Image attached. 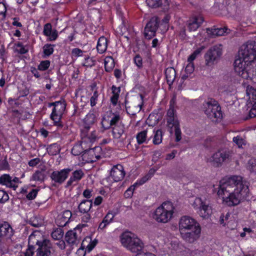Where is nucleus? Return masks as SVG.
Returning <instances> with one entry per match:
<instances>
[{
	"mask_svg": "<svg viewBox=\"0 0 256 256\" xmlns=\"http://www.w3.org/2000/svg\"><path fill=\"white\" fill-rule=\"evenodd\" d=\"M246 92L248 95L252 94L253 96H256V90L252 87L247 88Z\"/></svg>",
	"mask_w": 256,
	"mask_h": 256,
	"instance_id": "nucleus-63",
	"label": "nucleus"
},
{
	"mask_svg": "<svg viewBox=\"0 0 256 256\" xmlns=\"http://www.w3.org/2000/svg\"><path fill=\"white\" fill-rule=\"evenodd\" d=\"M40 162V160L38 158H36L32 160H31L28 162V165L30 166H34L38 164Z\"/></svg>",
	"mask_w": 256,
	"mask_h": 256,
	"instance_id": "nucleus-55",
	"label": "nucleus"
},
{
	"mask_svg": "<svg viewBox=\"0 0 256 256\" xmlns=\"http://www.w3.org/2000/svg\"><path fill=\"white\" fill-rule=\"evenodd\" d=\"M256 60V42L250 40L242 45L238 51V58L234 62L235 72L244 79L250 78L248 64L254 65Z\"/></svg>",
	"mask_w": 256,
	"mask_h": 256,
	"instance_id": "nucleus-2",
	"label": "nucleus"
},
{
	"mask_svg": "<svg viewBox=\"0 0 256 256\" xmlns=\"http://www.w3.org/2000/svg\"><path fill=\"white\" fill-rule=\"evenodd\" d=\"M110 175L115 182L121 180L125 175L123 166L120 164H117L112 168Z\"/></svg>",
	"mask_w": 256,
	"mask_h": 256,
	"instance_id": "nucleus-17",
	"label": "nucleus"
},
{
	"mask_svg": "<svg viewBox=\"0 0 256 256\" xmlns=\"http://www.w3.org/2000/svg\"><path fill=\"white\" fill-rule=\"evenodd\" d=\"M64 236V232L62 228H56L52 233V237L55 240H60Z\"/></svg>",
	"mask_w": 256,
	"mask_h": 256,
	"instance_id": "nucleus-34",
	"label": "nucleus"
},
{
	"mask_svg": "<svg viewBox=\"0 0 256 256\" xmlns=\"http://www.w3.org/2000/svg\"><path fill=\"white\" fill-rule=\"evenodd\" d=\"M200 228L199 226L194 230H188L181 232L180 234L182 238L184 240L192 243L200 237Z\"/></svg>",
	"mask_w": 256,
	"mask_h": 256,
	"instance_id": "nucleus-15",
	"label": "nucleus"
},
{
	"mask_svg": "<svg viewBox=\"0 0 256 256\" xmlns=\"http://www.w3.org/2000/svg\"><path fill=\"white\" fill-rule=\"evenodd\" d=\"M151 178L150 175L149 174L143 177L140 181L138 184L140 185L146 182L148 180Z\"/></svg>",
	"mask_w": 256,
	"mask_h": 256,
	"instance_id": "nucleus-61",
	"label": "nucleus"
},
{
	"mask_svg": "<svg viewBox=\"0 0 256 256\" xmlns=\"http://www.w3.org/2000/svg\"><path fill=\"white\" fill-rule=\"evenodd\" d=\"M104 66L106 71H110L114 66V60L110 58H108L107 60H105Z\"/></svg>",
	"mask_w": 256,
	"mask_h": 256,
	"instance_id": "nucleus-38",
	"label": "nucleus"
},
{
	"mask_svg": "<svg viewBox=\"0 0 256 256\" xmlns=\"http://www.w3.org/2000/svg\"><path fill=\"white\" fill-rule=\"evenodd\" d=\"M162 132L160 130H156L153 140V143L154 144H159L162 142Z\"/></svg>",
	"mask_w": 256,
	"mask_h": 256,
	"instance_id": "nucleus-33",
	"label": "nucleus"
},
{
	"mask_svg": "<svg viewBox=\"0 0 256 256\" xmlns=\"http://www.w3.org/2000/svg\"><path fill=\"white\" fill-rule=\"evenodd\" d=\"M66 108V104L64 100L56 102V106L53 108L50 115V118L54 120L56 125L62 126V125L60 124V121Z\"/></svg>",
	"mask_w": 256,
	"mask_h": 256,
	"instance_id": "nucleus-8",
	"label": "nucleus"
},
{
	"mask_svg": "<svg viewBox=\"0 0 256 256\" xmlns=\"http://www.w3.org/2000/svg\"><path fill=\"white\" fill-rule=\"evenodd\" d=\"M134 62L138 68H140L142 67V60L140 55L137 54L136 56L134 58Z\"/></svg>",
	"mask_w": 256,
	"mask_h": 256,
	"instance_id": "nucleus-47",
	"label": "nucleus"
},
{
	"mask_svg": "<svg viewBox=\"0 0 256 256\" xmlns=\"http://www.w3.org/2000/svg\"><path fill=\"white\" fill-rule=\"evenodd\" d=\"M167 126L170 128V132H172V128H174L180 126L179 122L176 116L167 118Z\"/></svg>",
	"mask_w": 256,
	"mask_h": 256,
	"instance_id": "nucleus-29",
	"label": "nucleus"
},
{
	"mask_svg": "<svg viewBox=\"0 0 256 256\" xmlns=\"http://www.w3.org/2000/svg\"><path fill=\"white\" fill-rule=\"evenodd\" d=\"M31 72L34 75V76L36 78H39L40 76V75L39 74V72L37 69H36L34 67H31L30 68Z\"/></svg>",
	"mask_w": 256,
	"mask_h": 256,
	"instance_id": "nucleus-58",
	"label": "nucleus"
},
{
	"mask_svg": "<svg viewBox=\"0 0 256 256\" xmlns=\"http://www.w3.org/2000/svg\"><path fill=\"white\" fill-rule=\"evenodd\" d=\"M118 96V94H114L110 98L111 102L114 106H116L117 104Z\"/></svg>",
	"mask_w": 256,
	"mask_h": 256,
	"instance_id": "nucleus-57",
	"label": "nucleus"
},
{
	"mask_svg": "<svg viewBox=\"0 0 256 256\" xmlns=\"http://www.w3.org/2000/svg\"><path fill=\"white\" fill-rule=\"evenodd\" d=\"M98 240H94L93 241H91L90 244L86 246V251L90 252L96 246L97 244Z\"/></svg>",
	"mask_w": 256,
	"mask_h": 256,
	"instance_id": "nucleus-52",
	"label": "nucleus"
},
{
	"mask_svg": "<svg viewBox=\"0 0 256 256\" xmlns=\"http://www.w3.org/2000/svg\"><path fill=\"white\" fill-rule=\"evenodd\" d=\"M176 153V152L174 150L171 153L167 154L166 156V160H170L173 159L175 157Z\"/></svg>",
	"mask_w": 256,
	"mask_h": 256,
	"instance_id": "nucleus-62",
	"label": "nucleus"
},
{
	"mask_svg": "<svg viewBox=\"0 0 256 256\" xmlns=\"http://www.w3.org/2000/svg\"><path fill=\"white\" fill-rule=\"evenodd\" d=\"M102 128H104L106 130L110 128L111 126L110 125L109 118H108V119H106V118H103L102 121Z\"/></svg>",
	"mask_w": 256,
	"mask_h": 256,
	"instance_id": "nucleus-53",
	"label": "nucleus"
},
{
	"mask_svg": "<svg viewBox=\"0 0 256 256\" xmlns=\"http://www.w3.org/2000/svg\"><path fill=\"white\" fill-rule=\"evenodd\" d=\"M98 96V94L96 91H95L94 93L93 96L90 98V104L92 106L96 105V100Z\"/></svg>",
	"mask_w": 256,
	"mask_h": 256,
	"instance_id": "nucleus-54",
	"label": "nucleus"
},
{
	"mask_svg": "<svg viewBox=\"0 0 256 256\" xmlns=\"http://www.w3.org/2000/svg\"><path fill=\"white\" fill-rule=\"evenodd\" d=\"M34 232H33L28 238V248L26 251L24 252V256H33L34 250L36 251V244H32L31 242L32 240H35Z\"/></svg>",
	"mask_w": 256,
	"mask_h": 256,
	"instance_id": "nucleus-21",
	"label": "nucleus"
},
{
	"mask_svg": "<svg viewBox=\"0 0 256 256\" xmlns=\"http://www.w3.org/2000/svg\"><path fill=\"white\" fill-rule=\"evenodd\" d=\"M70 171V168L64 169L60 171H54L52 173L50 178L54 182L62 184L68 178Z\"/></svg>",
	"mask_w": 256,
	"mask_h": 256,
	"instance_id": "nucleus-16",
	"label": "nucleus"
},
{
	"mask_svg": "<svg viewBox=\"0 0 256 256\" xmlns=\"http://www.w3.org/2000/svg\"><path fill=\"white\" fill-rule=\"evenodd\" d=\"M120 115H114L111 118L110 120H109L111 128H112L115 126L118 125L120 124H121V122H120Z\"/></svg>",
	"mask_w": 256,
	"mask_h": 256,
	"instance_id": "nucleus-37",
	"label": "nucleus"
},
{
	"mask_svg": "<svg viewBox=\"0 0 256 256\" xmlns=\"http://www.w3.org/2000/svg\"><path fill=\"white\" fill-rule=\"evenodd\" d=\"M84 121L88 124H92L94 121V116L93 114H88L84 118Z\"/></svg>",
	"mask_w": 256,
	"mask_h": 256,
	"instance_id": "nucleus-46",
	"label": "nucleus"
},
{
	"mask_svg": "<svg viewBox=\"0 0 256 256\" xmlns=\"http://www.w3.org/2000/svg\"><path fill=\"white\" fill-rule=\"evenodd\" d=\"M52 25L50 23L46 24L44 28L43 33L46 36H48L51 34L52 32Z\"/></svg>",
	"mask_w": 256,
	"mask_h": 256,
	"instance_id": "nucleus-45",
	"label": "nucleus"
},
{
	"mask_svg": "<svg viewBox=\"0 0 256 256\" xmlns=\"http://www.w3.org/2000/svg\"><path fill=\"white\" fill-rule=\"evenodd\" d=\"M12 178L8 174H4L0 177V184L16 190V186L12 185Z\"/></svg>",
	"mask_w": 256,
	"mask_h": 256,
	"instance_id": "nucleus-27",
	"label": "nucleus"
},
{
	"mask_svg": "<svg viewBox=\"0 0 256 256\" xmlns=\"http://www.w3.org/2000/svg\"><path fill=\"white\" fill-rule=\"evenodd\" d=\"M81 232L77 228L68 230L66 234L65 240L70 244H78L80 240L79 236Z\"/></svg>",
	"mask_w": 256,
	"mask_h": 256,
	"instance_id": "nucleus-14",
	"label": "nucleus"
},
{
	"mask_svg": "<svg viewBox=\"0 0 256 256\" xmlns=\"http://www.w3.org/2000/svg\"><path fill=\"white\" fill-rule=\"evenodd\" d=\"M83 196L87 198H89L92 196V190L86 189L83 192Z\"/></svg>",
	"mask_w": 256,
	"mask_h": 256,
	"instance_id": "nucleus-60",
	"label": "nucleus"
},
{
	"mask_svg": "<svg viewBox=\"0 0 256 256\" xmlns=\"http://www.w3.org/2000/svg\"><path fill=\"white\" fill-rule=\"evenodd\" d=\"M158 26L159 22L157 17H153L150 18L144 28V34L145 38L150 40L154 36Z\"/></svg>",
	"mask_w": 256,
	"mask_h": 256,
	"instance_id": "nucleus-9",
	"label": "nucleus"
},
{
	"mask_svg": "<svg viewBox=\"0 0 256 256\" xmlns=\"http://www.w3.org/2000/svg\"><path fill=\"white\" fill-rule=\"evenodd\" d=\"M38 190L36 189H32L26 196V198L28 200H33L34 199L38 194Z\"/></svg>",
	"mask_w": 256,
	"mask_h": 256,
	"instance_id": "nucleus-51",
	"label": "nucleus"
},
{
	"mask_svg": "<svg viewBox=\"0 0 256 256\" xmlns=\"http://www.w3.org/2000/svg\"><path fill=\"white\" fill-rule=\"evenodd\" d=\"M9 199L8 194L4 190H0V202L4 203Z\"/></svg>",
	"mask_w": 256,
	"mask_h": 256,
	"instance_id": "nucleus-43",
	"label": "nucleus"
},
{
	"mask_svg": "<svg viewBox=\"0 0 256 256\" xmlns=\"http://www.w3.org/2000/svg\"><path fill=\"white\" fill-rule=\"evenodd\" d=\"M92 205V200H84L78 205V208L81 213H88Z\"/></svg>",
	"mask_w": 256,
	"mask_h": 256,
	"instance_id": "nucleus-24",
	"label": "nucleus"
},
{
	"mask_svg": "<svg viewBox=\"0 0 256 256\" xmlns=\"http://www.w3.org/2000/svg\"><path fill=\"white\" fill-rule=\"evenodd\" d=\"M165 74L168 84L171 86L176 77V70L172 67L168 68L165 70Z\"/></svg>",
	"mask_w": 256,
	"mask_h": 256,
	"instance_id": "nucleus-22",
	"label": "nucleus"
},
{
	"mask_svg": "<svg viewBox=\"0 0 256 256\" xmlns=\"http://www.w3.org/2000/svg\"><path fill=\"white\" fill-rule=\"evenodd\" d=\"M176 104V98L174 96L170 102V108L167 112V118H172L176 116L175 115L176 110L174 106Z\"/></svg>",
	"mask_w": 256,
	"mask_h": 256,
	"instance_id": "nucleus-30",
	"label": "nucleus"
},
{
	"mask_svg": "<svg viewBox=\"0 0 256 256\" xmlns=\"http://www.w3.org/2000/svg\"><path fill=\"white\" fill-rule=\"evenodd\" d=\"M229 216H230V214L228 213L226 215V216H224L223 214H222L220 216V224L224 226L226 224L224 223V220H228Z\"/></svg>",
	"mask_w": 256,
	"mask_h": 256,
	"instance_id": "nucleus-59",
	"label": "nucleus"
},
{
	"mask_svg": "<svg viewBox=\"0 0 256 256\" xmlns=\"http://www.w3.org/2000/svg\"><path fill=\"white\" fill-rule=\"evenodd\" d=\"M247 168L251 172H256V160L250 159L247 164Z\"/></svg>",
	"mask_w": 256,
	"mask_h": 256,
	"instance_id": "nucleus-40",
	"label": "nucleus"
},
{
	"mask_svg": "<svg viewBox=\"0 0 256 256\" xmlns=\"http://www.w3.org/2000/svg\"><path fill=\"white\" fill-rule=\"evenodd\" d=\"M179 226L181 232L188 230H194L200 226L194 218L188 216H184L180 220Z\"/></svg>",
	"mask_w": 256,
	"mask_h": 256,
	"instance_id": "nucleus-10",
	"label": "nucleus"
},
{
	"mask_svg": "<svg viewBox=\"0 0 256 256\" xmlns=\"http://www.w3.org/2000/svg\"><path fill=\"white\" fill-rule=\"evenodd\" d=\"M174 208L170 202H166L158 207L155 210L154 218L158 222L166 223L172 218Z\"/></svg>",
	"mask_w": 256,
	"mask_h": 256,
	"instance_id": "nucleus-4",
	"label": "nucleus"
},
{
	"mask_svg": "<svg viewBox=\"0 0 256 256\" xmlns=\"http://www.w3.org/2000/svg\"><path fill=\"white\" fill-rule=\"evenodd\" d=\"M174 134L176 136V141L179 142L180 140L181 137V131L180 128V126L174 128Z\"/></svg>",
	"mask_w": 256,
	"mask_h": 256,
	"instance_id": "nucleus-50",
	"label": "nucleus"
},
{
	"mask_svg": "<svg viewBox=\"0 0 256 256\" xmlns=\"http://www.w3.org/2000/svg\"><path fill=\"white\" fill-rule=\"evenodd\" d=\"M195 203L200 205V216L204 218H208L212 213V209L209 206V202L206 199L203 200L201 198H198L196 199Z\"/></svg>",
	"mask_w": 256,
	"mask_h": 256,
	"instance_id": "nucleus-12",
	"label": "nucleus"
},
{
	"mask_svg": "<svg viewBox=\"0 0 256 256\" xmlns=\"http://www.w3.org/2000/svg\"><path fill=\"white\" fill-rule=\"evenodd\" d=\"M122 244L132 252H140L144 248L142 241L134 234L128 232L121 236Z\"/></svg>",
	"mask_w": 256,
	"mask_h": 256,
	"instance_id": "nucleus-5",
	"label": "nucleus"
},
{
	"mask_svg": "<svg viewBox=\"0 0 256 256\" xmlns=\"http://www.w3.org/2000/svg\"><path fill=\"white\" fill-rule=\"evenodd\" d=\"M146 3L152 8H160L164 12H167L170 9L168 0H146Z\"/></svg>",
	"mask_w": 256,
	"mask_h": 256,
	"instance_id": "nucleus-13",
	"label": "nucleus"
},
{
	"mask_svg": "<svg viewBox=\"0 0 256 256\" xmlns=\"http://www.w3.org/2000/svg\"><path fill=\"white\" fill-rule=\"evenodd\" d=\"M204 22L202 17H195L188 21V26L190 31L196 30Z\"/></svg>",
	"mask_w": 256,
	"mask_h": 256,
	"instance_id": "nucleus-19",
	"label": "nucleus"
},
{
	"mask_svg": "<svg viewBox=\"0 0 256 256\" xmlns=\"http://www.w3.org/2000/svg\"><path fill=\"white\" fill-rule=\"evenodd\" d=\"M72 216L70 211L66 210L63 212L62 215L59 216L56 220V223L60 227H63L69 222Z\"/></svg>",
	"mask_w": 256,
	"mask_h": 256,
	"instance_id": "nucleus-18",
	"label": "nucleus"
},
{
	"mask_svg": "<svg viewBox=\"0 0 256 256\" xmlns=\"http://www.w3.org/2000/svg\"><path fill=\"white\" fill-rule=\"evenodd\" d=\"M230 156V152L226 150H218L215 152L210 158V162L214 166L218 167Z\"/></svg>",
	"mask_w": 256,
	"mask_h": 256,
	"instance_id": "nucleus-11",
	"label": "nucleus"
},
{
	"mask_svg": "<svg viewBox=\"0 0 256 256\" xmlns=\"http://www.w3.org/2000/svg\"><path fill=\"white\" fill-rule=\"evenodd\" d=\"M204 112L208 117L214 122L220 121L222 118L221 108L214 100L206 103L204 106Z\"/></svg>",
	"mask_w": 256,
	"mask_h": 256,
	"instance_id": "nucleus-6",
	"label": "nucleus"
},
{
	"mask_svg": "<svg viewBox=\"0 0 256 256\" xmlns=\"http://www.w3.org/2000/svg\"><path fill=\"white\" fill-rule=\"evenodd\" d=\"M44 53L48 56L52 54L54 52V48L50 45H45L44 48Z\"/></svg>",
	"mask_w": 256,
	"mask_h": 256,
	"instance_id": "nucleus-44",
	"label": "nucleus"
},
{
	"mask_svg": "<svg viewBox=\"0 0 256 256\" xmlns=\"http://www.w3.org/2000/svg\"><path fill=\"white\" fill-rule=\"evenodd\" d=\"M84 176V173L82 170H76L72 172V176L70 178L66 183V186H68L72 184H76Z\"/></svg>",
	"mask_w": 256,
	"mask_h": 256,
	"instance_id": "nucleus-20",
	"label": "nucleus"
},
{
	"mask_svg": "<svg viewBox=\"0 0 256 256\" xmlns=\"http://www.w3.org/2000/svg\"><path fill=\"white\" fill-rule=\"evenodd\" d=\"M194 70V64L193 62L188 63L186 67L185 72L187 74H191Z\"/></svg>",
	"mask_w": 256,
	"mask_h": 256,
	"instance_id": "nucleus-49",
	"label": "nucleus"
},
{
	"mask_svg": "<svg viewBox=\"0 0 256 256\" xmlns=\"http://www.w3.org/2000/svg\"><path fill=\"white\" fill-rule=\"evenodd\" d=\"M249 115L250 118L256 116V108H252L250 111Z\"/></svg>",
	"mask_w": 256,
	"mask_h": 256,
	"instance_id": "nucleus-64",
	"label": "nucleus"
},
{
	"mask_svg": "<svg viewBox=\"0 0 256 256\" xmlns=\"http://www.w3.org/2000/svg\"><path fill=\"white\" fill-rule=\"evenodd\" d=\"M72 154L74 156H79L82 152V149L80 145H75L72 149Z\"/></svg>",
	"mask_w": 256,
	"mask_h": 256,
	"instance_id": "nucleus-41",
	"label": "nucleus"
},
{
	"mask_svg": "<svg viewBox=\"0 0 256 256\" xmlns=\"http://www.w3.org/2000/svg\"><path fill=\"white\" fill-rule=\"evenodd\" d=\"M228 30L227 28H207L206 31L210 32L208 33L212 36H223L225 33Z\"/></svg>",
	"mask_w": 256,
	"mask_h": 256,
	"instance_id": "nucleus-28",
	"label": "nucleus"
},
{
	"mask_svg": "<svg viewBox=\"0 0 256 256\" xmlns=\"http://www.w3.org/2000/svg\"><path fill=\"white\" fill-rule=\"evenodd\" d=\"M46 177L45 171L43 169L40 170H36L32 175V179L34 180L42 182Z\"/></svg>",
	"mask_w": 256,
	"mask_h": 256,
	"instance_id": "nucleus-32",
	"label": "nucleus"
},
{
	"mask_svg": "<svg viewBox=\"0 0 256 256\" xmlns=\"http://www.w3.org/2000/svg\"><path fill=\"white\" fill-rule=\"evenodd\" d=\"M222 54V49L220 46H214L210 48L204 56L206 64L211 66L216 62Z\"/></svg>",
	"mask_w": 256,
	"mask_h": 256,
	"instance_id": "nucleus-7",
	"label": "nucleus"
},
{
	"mask_svg": "<svg viewBox=\"0 0 256 256\" xmlns=\"http://www.w3.org/2000/svg\"><path fill=\"white\" fill-rule=\"evenodd\" d=\"M233 142L238 146L239 148H242L246 144V140L242 136H238L233 138Z\"/></svg>",
	"mask_w": 256,
	"mask_h": 256,
	"instance_id": "nucleus-35",
	"label": "nucleus"
},
{
	"mask_svg": "<svg viewBox=\"0 0 256 256\" xmlns=\"http://www.w3.org/2000/svg\"><path fill=\"white\" fill-rule=\"evenodd\" d=\"M50 40H54L58 37V32L56 30L51 32V34L48 36Z\"/></svg>",
	"mask_w": 256,
	"mask_h": 256,
	"instance_id": "nucleus-56",
	"label": "nucleus"
},
{
	"mask_svg": "<svg viewBox=\"0 0 256 256\" xmlns=\"http://www.w3.org/2000/svg\"><path fill=\"white\" fill-rule=\"evenodd\" d=\"M83 52L80 48H75L72 50V54L73 56L78 57L82 55Z\"/></svg>",
	"mask_w": 256,
	"mask_h": 256,
	"instance_id": "nucleus-48",
	"label": "nucleus"
},
{
	"mask_svg": "<svg viewBox=\"0 0 256 256\" xmlns=\"http://www.w3.org/2000/svg\"><path fill=\"white\" fill-rule=\"evenodd\" d=\"M108 46V40L104 36H101L99 38L98 44H97V50L100 53L102 54L106 52V50Z\"/></svg>",
	"mask_w": 256,
	"mask_h": 256,
	"instance_id": "nucleus-25",
	"label": "nucleus"
},
{
	"mask_svg": "<svg viewBox=\"0 0 256 256\" xmlns=\"http://www.w3.org/2000/svg\"><path fill=\"white\" fill-rule=\"evenodd\" d=\"M112 128V133L114 138H120L124 134V128L123 124H120L118 125L113 126Z\"/></svg>",
	"mask_w": 256,
	"mask_h": 256,
	"instance_id": "nucleus-23",
	"label": "nucleus"
},
{
	"mask_svg": "<svg viewBox=\"0 0 256 256\" xmlns=\"http://www.w3.org/2000/svg\"><path fill=\"white\" fill-rule=\"evenodd\" d=\"M48 153L52 156H55L60 153V146L57 144H52L47 148Z\"/></svg>",
	"mask_w": 256,
	"mask_h": 256,
	"instance_id": "nucleus-31",
	"label": "nucleus"
},
{
	"mask_svg": "<svg viewBox=\"0 0 256 256\" xmlns=\"http://www.w3.org/2000/svg\"><path fill=\"white\" fill-rule=\"evenodd\" d=\"M146 130H143L138 134L136 139L138 144H142L146 140Z\"/></svg>",
	"mask_w": 256,
	"mask_h": 256,
	"instance_id": "nucleus-36",
	"label": "nucleus"
},
{
	"mask_svg": "<svg viewBox=\"0 0 256 256\" xmlns=\"http://www.w3.org/2000/svg\"><path fill=\"white\" fill-rule=\"evenodd\" d=\"M204 49L203 47L200 48L196 50L190 56L188 59V63L193 62V60L196 59L198 55L202 50Z\"/></svg>",
	"mask_w": 256,
	"mask_h": 256,
	"instance_id": "nucleus-39",
	"label": "nucleus"
},
{
	"mask_svg": "<svg viewBox=\"0 0 256 256\" xmlns=\"http://www.w3.org/2000/svg\"><path fill=\"white\" fill-rule=\"evenodd\" d=\"M114 216L113 213L108 212L100 223L98 230H104L107 225L112 221Z\"/></svg>",
	"mask_w": 256,
	"mask_h": 256,
	"instance_id": "nucleus-26",
	"label": "nucleus"
},
{
	"mask_svg": "<svg viewBox=\"0 0 256 256\" xmlns=\"http://www.w3.org/2000/svg\"><path fill=\"white\" fill-rule=\"evenodd\" d=\"M35 240H32L36 244V256H52V244L51 242L43 238L39 231L34 232Z\"/></svg>",
	"mask_w": 256,
	"mask_h": 256,
	"instance_id": "nucleus-3",
	"label": "nucleus"
},
{
	"mask_svg": "<svg viewBox=\"0 0 256 256\" xmlns=\"http://www.w3.org/2000/svg\"><path fill=\"white\" fill-rule=\"evenodd\" d=\"M248 192V182L241 176H234L220 182L218 194L229 202V205L236 206L247 198Z\"/></svg>",
	"mask_w": 256,
	"mask_h": 256,
	"instance_id": "nucleus-1",
	"label": "nucleus"
},
{
	"mask_svg": "<svg viewBox=\"0 0 256 256\" xmlns=\"http://www.w3.org/2000/svg\"><path fill=\"white\" fill-rule=\"evenodd\" d=\"M50 65L49 60L42 61L38 66V70H47Z\"/></svg>",
	"mask_w": 256,
	"mask_h": 256,
	"instance_id": "nucleus-42",
	"label": "nucleus"
}]
</instances>
